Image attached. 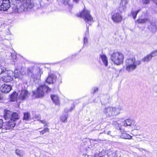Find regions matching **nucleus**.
<instances>
[{
    "label": "nucleus",
    "instance_id": "obj_1",
    "mask_svg": "<svg viewBox=\"0 0 157 157\" xmlns=\"http://www.w3.org/2000/svg\"><path fill=\"white\" fill-rule=\"evenodd\" d=\"M21 4L14 7L13 11L18 13L29 10L34 6L31 0H19Z\"/></svg>",
    "mask_w": 157,
    "mask_h": 157
},
{
    "label": "nucleus",
    "instance_id": "obj_2",
    "mask_svg": "<svg viewBox=\"0 0 157 157\" xmlns=\"http://www.w3.org/2000/svg\"><path fill=\"white\" fill-rule=\"evenodd\" d=\"M123 110V107L121 105H118L105 108L104 109L103 112L107 116L111 117L118 115L121 111Z\"/></svg>",
    "mask_w": 157,
    "mask_h": 157
},
{
    "label": "nucleus",
    "instance_id": "obj_3",
    "mask_svg": "<svg viewBox=\"0 0 157 157\" xmlns=\"http://www.w3.org/2000/svg\"><path fill=\"white\" fill-rule=\"evenodd\" d=\"M12 71L6 70V68L3 67L0 68V81L5 82H10L13 80Z\"/></svg>",
    "mask_w": 157,
    "mask_h": 157
},
{
    "label": "nucleus",
    "instance_id": "obj_4",
    "mask_svg": "<svg viewBox=\"0 0 157 157\" xmlns=\"http://www.w3.org/2000/svg\"><path fill=\"white\" fill-rule=\"evenodd\" d=\"M140 63V61H136L135 58L127 59L125 61L126 69L128 72H132L135 70L137 66Z\"/></svg>",
    "mask_w": 157,
    "mask_h": 157
},
{
    "label": "nucleus",
    "instance_id": "obj_5",
    "mask_svg": "<svg viewBox=\"0 0 157 157\" xmlns=\"http://www.w3.org/2000/svg\"><path fill=\"white\" fill-rule=\"evenodd\" d=\"M110 59L114 64L119 65L123 63L124 56L123 54L119 52H114L110 54Z\"/></svg>",
    "mask_w": 157,
    "mask_h": 157
},
{
    "label": "nucleus",
    "instance_id": "obj_6",
    "mask_svg": "<svg viewBox=\"0 0 157 157\" xmlns=\"http://www.w3.org/2000/svg\"><path fill=\"white\" fill-rule=\"evenodd\" d=\"M51 89L45 85H40L37 88L36 91L33 92V94L37 97H43L45 92H49Z\"/></svg>",
    "mask_w": 157,
    "mask_h": 157
},
{
    "label": "nucleus",
    "instance_id": "obj_7",
    "mask_svg": "<svg viewBox=\"0 0 157 157\" xmlns=\"http://www.w3.org/2000/svg\"><path fill=\"white\" fill-rule=\"evenodd\" d=\"M16 124L12 120H10L8 121H6L4 123L2 128V132H7L8 130H12L15 126Z\"/></svg>",
    "mask_w": 157,
    "mask_h": 157
},
{
    "label": "nucleus",
    "instance_id": "obj_8",
    "mask_svg": "<svg viewBox=\"0 0 157 157\" xmlns=\"http://www.w3.org/2000/svg\"><path fill=\"white\" fill-rule=\"evenodd\" d=\"M77 16L83 18L85 22L89 24L93 19V17L90 14L89 11L86 10H84L81 13L78 15Z\"/></svg>",
    "mask_w": 157,
    "mask_h": 157
},
{
    "label": "nucleus",
    "instance_id": "obj_9",
    "mask_svg": "<svg viewBox=\"0 0 157 157\" xmlns=\"http://www.w3.org/2000/svg\"><path fill=\"white\" fill-rule=\"evenodd\" d=\"M41 74L38 71L37 74L34 73L33 69L32 68H28L27 70V75L29 78L38 79L40 78Z\"/></svg>",
    "mask_w": 157,
    "mask_h": 157
},
{
    "label": "nucleus",
    "instance_id": "obj_10",
    "mask_svg": "<svg viewBox=\"0 0 157 157\" xmlns=\"http://www.w3.org/2000/svg\"><path fill=\"white\" fill-rule=\"evenodd\" d=\"M10 7V3L9 0H3L2 4L0 6V10L7 11Z\"/></svg>",
    "mask_w": 157,
    "mask_h": 157
},
{
    "label": "nucleus",
    "instance_id": "obj_11",
    "mask_svg": "<svg viewBox=\"0 0 157 157\" xmlns=\"http://www.w3.org/2000/svg\"><path fill=\"white\" fill-rule=\"evenodd\" d=\"M122 18L121 15L118 13H114L112 15V19L113 22L116 23H119L121 21Z\"/></svg>",
    "mask_w": 157,
    "mask_h": 157
},
{
    "label": "nucleus",
    "instance_id": "obj_12",
    "mask_svg": "<svg viewBox=\"0 0 157 157\" xmlns=\"http://www.w3.org/2000/svg\"><path fill=\"white\" fill-rule=\"evenodd\" d=\"M11 89L12 87L11 86L6 84L2 85L0 88V90L1 92L5 94L8 93Z\"/></svg>",
    "mask_w": 157,
    "mask_h": 157
},
{
    "label": "nucleus",
    "instance_id": "obj_13",
    "mask_svg": "<svg viewBox=\"0 0 157 157\" xmlns=\"http://www.w3.org/2000/svg\"><path fill=\"white\" fill-rule=\"evenodd\" d=\"M28 95L29 93L27 90H22L19 95V98L21 100H24L28 98Z\"/></svg>",
    "mask_w": 157,
    "mask_h": 157
},
{
    "label": "nucleus",
    "instance_id": "obj_14",
    "mask_svg": "<svg viewBox=\"0 0 157 157\" xmlns=\"http://www.w3.org/2000/svg\"><path fill=\"white\" fill-rule=\"evenodd\" d=\"M56 79V76L53 74L50 75L46 79V82L49 84H52L54 83Z\"/></svg>",
    "mask_w": 157,
    "mask_h": 157
},
{
    "label": "nucleus",
    "instance_id": "obj_15",
    "mask_svg": "<svg viewBox=\"0 0 157 157\" xmlns=\"http://www.w3.org/2000/svg\"><path fill=\"white\" fill-rule=\"evenodd\" d=\"M135 122L132 120L127 119L123 122V125L124 126H130L132 127L135 125Z\"/></svg>",
    "mask_w": 157,
    "mask_h": 157
},
{
    "label": "nucleus",
    "instance_id": "obj_16",
    "mask_svg": "<svg viewBox=\"0 0 157 157\" xmlns=\"http://www.w3.org/2000/svg\"><path fill=\"white\" fill-rule=\"evenodd\" d=\"M127 3V0H121L119 7V10L121 12H122L124 10Z\"/></svg>",
    "mask_w": 157,
    "mask_h": 157
},
{
    "label": "nucleus",
    "instance_id": "obj_17",
    "mask_svg": "<svg viewBox=\"0 0 157 157\" xmlns=\"http://www.w3.org/2000/svg\"><path fill=\"white\" fill-rule=\"evenodd\" d=\"M12 113L8 110H4V117L5 119H11Z\"/></svg>",
    "mask_w": 157,
    "mask_h": 157
},
{
    "label": "nucleus",
    "instance_id": "obj_18",
    "mask_svg": "<svg viewBox=\"0 0 157 157\" xmlns=\"http://www.w3.org/2000/svg\"><path fill=\"white\" fill-rule=\"evenodd\" d=\"M20 118L19 115L16 112H13L12 113V116H11V119L12 121L14 122L17 120H18Z\"/></svg>",
    "mask_w": 157,
    "mask_h": 157
},
{
    "label": "nucleus",
    "instance_id": "obj_19",
    "mask_svg": "<svg viewBox=\"0 0 157 157\" xmlns=\"http://www.w3.org/2000/svg\"><path fill=\"white\" fill-rule=\"evenodd\" d=\"M142 16L139 17V18L137 20V22L139 23H144L148 21V19L147 17H145L144 18L142 17Z\"/></svg>",
    "mask_w": 157,
    "mask_h": 157
},
{
    "label": "nucleus",
    "instance_id": "obj_20",
    "mask_svg": "<svg viewBox=\"0 0 157 157\" xmlns=\"http://www.w3.org/2000/svg\"><path fill=\"white\" fill-rule=\"evenodd\" d=\"M51 97L52 101L56 105H58L59 104V98L57 95H52Z\"/></svg>",
    "mask_w": 157,
    "mask_h": 157
},
{
    "label": "nucleus",
    "instance_id": "obj_21",
    "mask_svg": "<svg viewBox=\"0 0 157 157\" xmlns=\"http://www.w3.org/2000/svg\"><path fill=\"white\" fill-rule=\"evenodd\" d=\"M100 56L102 62L105 66L107 67L108 65V62L106 56L104 54L100 55Z\"/></svg>",
    "mask_w": 157,
    "mask_h": 157
},
{
    "label": "nucleus",
    "instance_id": "obj_22",
    "mask_svg": "<svg viewBox=\"0 0 157 157\" xmlns=\"http://www.w3.org/2000/svg\"><path fill=\"white\" fill-rule=\"evenodd\" d=\"M38 132H40V134L43 135L46 132H48L49 131V129L47 128H45L43 129L42 128H40L37 130Z\"/></svg>",
    "mask_w": 157,
    "mask_h": 157
},
{
    "label": "nucleus",
    "instance_id": "obj_23",
    "mask_svg": "<svg viewBox=\"0 0 157 157\" xmlns=\"http://www.w3.org/2000/svg\"><path fill=\"white\" fill-rule=\"evenodd\" d=\"M152 58V57L150 54L147 55L142 59V61L143 62H148L150 61Z\"/></svg>",
    "mask_w": 157,
    "mask_h": 157
},
{
    "label": "nucleus",
    "instance_id": "obj_24",
    "mask_svg": "<svg viewBox=\"0 0 157 157\" xmlns=\"http://www.w3.org/2000/svg\"><path fill=\"white\" fill-rule=\"evenodd\" d=\"M17 94L15 92L11 95L10 98L12 101H15L17 100Z\"/></svg>",
    "mask_w": 157,
    "mask_h": 157
},
{
    "label": "nucleus",
    "instance_id": "obj_25",
    "mask_svg": "<svg viewBox=\"0 0 157 157\" xmlns=\"http://www.w3.org/2000/svg\"><path fill=\"white\" fill-rule=\"evenodd\" d=\"M150 27L152 31L153 32H155L157 28L156 23L155 22H152L151 24Z\"/></svg>",
    "mask_w": 157,
    "mask_h": 157
},
{
    "label": "nucleus",
    "instance_id": "obj_26",
    "mask_svg": "<svg viewBox=\"0 0 157 157\" xmlns=\"http://www.w3.org/2000/svg\"><path fill=\"white\" fill-rule=\"evenodd\" d=\"M16 154L18 156L21 157L24 155V152L22 150H20L19 149H17L15 151Z\"/></svg>",
    "mask_w": 157,
    "mask_h": 157
},
{
    "label": "nucleus",
    "instance_id": "obj_27",
    "mask_svg": "<svg viewBox=\"0 0 157 157\" xmlns=\"http://www.w3.org/2000/svg\"><path fill=\"white\" fill-rule=\"evenodd\" d=\"M30 118V115L29 113L28 112L24 113L23 119L24 120H28Z\"/></svg>",
    "mask_w": 157,
    "mask_h": 157
},
{
    "label": "nucleus",
    "instance_id": "obj_28",
    "mask_svg": "<svg viewBox=\"0 0 157 157\" xmlns=\"http://www.w3.org/2000/svg\"><path fill=\"white\" fill-rule=\"evenodd\" d=\"M67 117L68 115L67 114L63 115L61 117V121L63 122H66L67 121Z\"/></svg>",
    "mask_w": 157,
    "mask_h": 157
},
{
    "label": "nucleus",
    "instance_id": "obj_29",
    "mask_svg": "<svg viewBox=\"0 0 157 157\" xmlns=\"http://www.w3.org/2000/svg\"><path fill=\"white\" fill-rule=\"evenodd\" d=\"M140 10V9L135 11H132V15L133 18L134 19H135V18H136L137 14Z\"/></svg>",
    "mask_w": 157,
    "mask_h": 157
},
{
    "label": "nucleus",
    "instance_id": "obj_30",
    "mask_svg": "<svg viewBox=\"0 0 157 157\" xmlns=\"http://www.w3.org/2000/svg\"><path fill=\"white\" fill-rule=\"evenodd\" d=\"M61 2L65 5H68L70 7H72V6L70 4V0H62Z\"/></svg>",
    "mask_w": 157,
    "mask_h": 157
},
{
    "label": "nucleus",
    "instance_id": "obj_31",
    "mask_svg": "<svg viewBox=\"0 0 157 157\" xmlns=\"http://www.w3.org/2000/svg\"><path fill=\"white\" fill-rule=\"evenodd\" d=\"M117 151H113L111 152L110 155L112 157H117Z\"/></svg>",
    "mask_w": 157,
    "mask_h": 157
},
{
    "label": "nucleus",
    "instance_id": "obj_32",
    "mask_svg": "<svg viewBox=\"0 0 157 157\" xmlns=\"http://www.w3.org/2000/svg\"><path fill=\"white\" fill-rule=\"evenodd\" d=\"M38 119H37L38 121H40V123H42L44 124V126H46L47 125V122H46V121L44 120H40V118H38Z\"/></svg>",
    "mask_w": 157,
    "mask_h": 157
},
{
    "label": "nucleus",
    "instance_id": "obj_33",
    "mask_svg": "<svg viewBox=\"0 0 157 157\" xmlns=\"http://www.w3.org/2000/svg\"><path fill=\"white\" fill-rule=\"evenodd\" d=\"M152 57L155 56L157 55V50H155L150 54Z\"/></svg>",
    "mask_w": 157,
    "mask_h": 157
},
{
    "label": "nucleus",
    "instance_id": "obj_34",
    "mask_svg": "<svg viewBox=\"0 0 157 157\" xmlns=\"http://www.w3.org/2000/svg\"><path fill=\"white\" fill-rule=\"evenodd\" d=\"M124 138L126 139H131L132 137L127 133L124 134Z\"/></svg>",
    "mask_w": 157,
    "mask_h": 157
},
{
    "label": "nucleus",
    "instance_id": "obj_35",
    "mask_svg": "<svg viewBox=\"0 0 157 157\" xmlns=\"http://www.w3.org/2000/svg\"><path fill=\"white\" fill-rule=\"evenodd\" d=\"M88 40L87 38L85 37L84 39V46L87 44Z\"/></svg>",
    "mask_w": 157,
    "mask_h": 157
},
{
    "label": "nucleus",
    "instance_id": "obj_36",
    "mask_svg": "<svg viewBox=\"0 0 157 157\" xmlns=\"http://www.w3.org/2000/svg\"><path fill=\"white\" fill-rule=\"evenodd\" d=\"M3 121L2 119H0V128H3Z\"/></svg>",
    "mask_w": 157,
    "mask_h": 157
},
{
    "label": "nucleus",
    "instance_id": "obj_37",
    "mask_svg": "<svg viewBox=\"0 0 157 157\" xmlns=\"http://www.w3.org/2000/svg\"><path fill=\"white\" fill-rule=\"evenodd\" d=\"M143 3L144 4H147L150 2V0H143Z\"/></svg>",
    "mask_w": 157,
    "mask_h": 157
},
{
    "label": "nucleus",
    "instance_id": "obj_38",
    "mask_svg": "<svg viewBox=\"0 0 157 157\" xmlns=\"http://www.w3.org/2000/svg\"><path fill=\"white\" fill-rule=\"evenodd\" d=\"M87 31L86 32V35H89V29H88V27L87 26Z\"/></svg>",
    "mask_w": 157,
    "mask_h": 157
},
{
    "label": "nucleus",
    "instance_id": "obj_39",
    "mask_svg": "<svg viewBox=\"0 0 157 157\" xmlns=\"http://www.w3.org/2000/svg\"><path fill=\"white\" fill-rule=\"evenodd\" d=\"M94 93L96 91H97L98 90V88L97 87H94Z\"/></svg>",
    "mask_w": 157,
    "mask_h": 157
},
{
    "label": "nucleus",
    "instance_id": "obj_40",
    "mask_svg": "<svg viewBox=\"0 0 157 157\" xmlns=\"http://www.w3.org/2000/svg\"><path fill=\"white\" fill-rule=\"evenodd\" d=\"M79 0H73V1L75 3H78Z\"/></svg>",
    "mask_w": 157,
    "mask_h": 157
},
{
    "label": "nucleus",
    "instance_id": "obj_41",
    "mask_svg": "<svg viewBox=\"0 0 157 157\" xmlns=\"http://www.w3.org/2000/svg\"><path fill=\"white\" fill-rule=\"evenodd\" d=\"M153 1L157 5V0H153Z\"/></svg>",
    "mask_w": 157,
    "mask_h": 157
},
{
    "label": "nucleus",
    "instance_id": "obj_42",
    "mask_svg": "<svg viewBox=\"0 0 157 157\" xmlns=\"http://www.w3.org/2000/svg\"><path fill=\"white\" fill-rule=\"evenodd\" d=\"M93 140L94 141H98V142L99 141H101V140H99V139L94 140Z\"/></svg>",
    "mask_w": 157,
    "mask_h": 157
},
{
    "label": "nucleus",
    "instance_id": "obj_43",
    "mask_svg": "<svg viewBox=\"0 0 157 157\" xmlns=\"http://www.w3.org/2000/svg\"><path fill=\"white\" fill-rule=\"evenodd\" d=\"M15 78H18V77L17 76V75H16L15 76Z\"/></svg>",
    "mask_w": 157,
    "mask_h": 157
},
{
    "label": "nucleus",
    "instance_id": "obj_44",
    "mask_svg": "<svg viewBox=\"0 0 157 157\" xmlns=\"http://www.w3.org/2000/svg\"><path fill=\"white\" fill-rule=\"evenodd\" d=\"M110 132V131H109L108 132V134H109Z\"/></svg>",
    "mask_w": 157,
    "mask_h": 157
},
{
    "label": "nucleus",
    "instance_id": "obj_45",
    "mask_svg": "<svg viewBox=\"0 0 157 157\" xmlns=\"http://www.w3.org/2000/svg\"><path fill=\"white\" fill-rule=\"evenodd\" d=\"M65 112H67L68 111H69L68 110L66 111V110H65Z\"/></svg>",
    "mask_w": 157,
    "mask_h": 157
},
{
    "label": "nucleus",
    "instance_id": "obj_46",
    "mask_svg": "<svg viewBox=\"0 0 157 157\" xmlns=\"http://www.w3.org/2000/svg\"><path fill=\"white\" fill-rule=\"evenodd\" d=\"M100 155L101 154L100 153H99V154H98V155H99L100 157H101V156H100Z\"/></svg>",
    "mask_w": 157,
    "mask_h": 157
},
{
    "label": "nucleus",
    "instance_id": "obj_47",
    "mask_svg": "<svg viewBox=\"0 0 157 157\" xmlns=\"http://www.w3.org/2000/svg\"><path fill=\"white\" fill-rule=\"evenodd\" d=\"M72 110V109H71V110H70V111H71Z\"/></svg>",
    "mask_w": 157,
    "mask_h": 157
},
{
    "label": "nucleus",
    "instance_id": "obj_48",
    "mask_svg": "<svg viewBox=\"0 0 157 157\" xmlns=\"http://www.w3.org/2000/svg\"><path fill=\"white\" fill-rule=\"evenodd\" d=\"M1 98H2L1 97H0V99H1Z\"/></svg>",
    "mask_w": 157,
    "mask_h": 157
},
{
    "label": "nucleus",
    "instance_id": "obj_49",
    "mask_svg": "<svg viewBox=\"0 0 157 157\" xmlns=\"http://www.w3.org/2000/svg\"><path fill=\"white\" fill-rule=\"evenodd\" d=\"M119 129H121V128L120 127L119 128Z\"/></svg>",
    "mask_w": 157,
    "mask_h": 157
}]
</instances>
